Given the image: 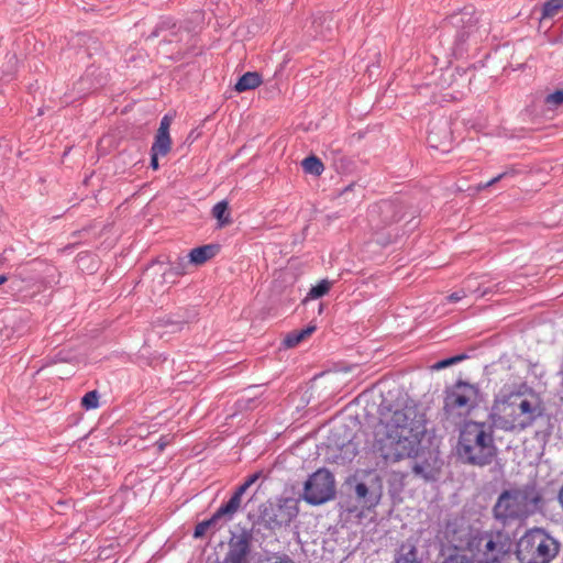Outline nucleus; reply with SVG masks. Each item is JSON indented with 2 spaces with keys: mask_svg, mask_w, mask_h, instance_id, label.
Segmentation results:
<instances>
[{
  "mask_svg": "<svg viewBox=\"0 0 563 563\" xmlns=\"http://www.w3.org/2000/svg\"><path fill=\"white\" fill-rule=\"evenodd\" d=\"M451 122L445 118L433 121L430 125L427 141L433 148L449 152L452 144Z\"/></svg>",
  "mask_w": 563,
  "mask_h": 563,
  "instance_id": "12",
  "label": "nucleus"
},
{
  "mask_svg": "<svg viewBox=\"0 0 563 563\" xmlns=\"http://www.w3.org/2000/svg\"><path fill=\"white\" fill-rule=\"evenodd\" d=\"M7 282V277L4 275H0V285Z\"/></svg>",
  "mask_w": 563,
  "mask_h": 563,
  "instance_id": "41",
  "label": "nucleus"
},
{
  "mask_svg": "<svg viewBox=\"0 0 563 563\" xmlns=\"http://www.w3.org/2000/svg\"><path fill=\"white\" fill-rule=\"evenodd\" d=\"M543 106L547 111H555L563 106V89H558L544 97Z\"/></svg>",
  "mask_w": 563,
  "mask_h": 563,
  "instance_id": "25",
  "label": "nucleus"
},
{
  "mask_svg": "<svg viewBox=\"0 0 563 563\" xmlns=\"http://www.w3.org/2000/svg\"><path fill=\"white\" fill-rule=\"evenodd\" d=\"M464 297H465V291L461 290V291H455V292L451 294L448 297V299L450 302H457L459 300H461Z\"/></svg>",
  "mask_w": 563,
  "mask_h": 563,
  "instance_id": "36",
  "label": "nucleus"
},
{
  "mask_svg": "<svg viewBox=\"0 0 563 563\" xmlns=\"http://www.w3.org/2000/svg\"><path fill=\"white\" fill-rule=\"evenodd\" d=\"M357 189L358 191V196L360 197H363V188L362 186L353 183V184H350L349 186H346L342 191H341V196L345 197L347 196L351 191H355Z\"/></svg>",
  "mask_w": 563,
  "mask_h": 563,
  "instance_id": "32",
  "label": "nucleus"
},
{
  "mask_svg": "<svg viewBox=\"0 0 563 563\" xmlns=\"http://www.w3.org/2000/svg\"><path fill=\"white\" fill-rule=\"evenodd\" d=\"M540 416L541 408L537 401L516 395L503 404L497 421L505 431H522L532 426Z\"/></svg>",
  "mask_w": 563,
  "mask_h": 563,
  "instance_id": "6",
  "label": "nucleus"
},
{
  "mask_svg": "<svg viewBox=\"0 0 563 563\" xmlns=\"http://www.w3.org/2000/svg\"><path fill=\"white\" fill-rule=\"evenodd\" d=\"M449 24L455 29L452 45L453 55L462 56L471 44H477L487 35L488 30L478 25V18L473 11L464 10L450 16Z\"/></svg>",
  "mask_w": 563,
  "mask_h": 563,
  "instance_id": "7",
  "label": "nucleus"
},
{
  "mask_svg": "<svg viewBox=\"0 0 563 563\" xmlns=\"http://www.w3.org/2000/svg\"><path fill=\"white\" fill-rule=\"evenodd\" d=\"M219 250L218 245L207 244L199 247H195L189 253V261L195 265H202L210 258H212Z\"/></svg>",
  "mask_w": 563,
  "mask_h": 563,
  "instance_id": "16",
  "label": "nucleus"
},
{
  "mask_svg": "<svg viewBox=\"0 0 563 563\" xmlns=\"http://www.w3.org/2000/svg\"><path fill=\"white\" fill-rule=\"evenodd\" d=\"M333 284H334L333 280H329V279L320 280L317 285H314L310 288L306 300L319 299V298L325 296L330 291Z\"/></svg>",
  "mask_w": 563,
  "mask_h": 563,
  "instance_id": "23",
  "label": "nucleus"
},
{
  "mask_svg": "<svg viewBox=\"0 0 563 563\" xmlns=\"http://www.w3.org/2000/svg\"><path fill=\"white\" fill-rule=\"evenodd\" d=\"M172 147V139L169 134L156 133L154 143L151 147V152L165 156L168 154Z\"/></svg>",
  "mask_w": 563,
  "mask_h": 563,
  "instance_id": "22",
  "label": "nucleus"
},
{
  "mask_svg": "<svg viewBox=\"0 0 563 563\" xmlns=\"http://www.w3.org/2000/svg\"><path fill=\"white\" fill-rule=\"evenodd\" d=\"M558 500H559V503H560V505H561V507L563 509V484H562V487H561V489L559 492Z\"/></svg>",
  "mask_w": 563,
  "mask_h": 563,
  "instance_id": "40",
  "label": "nucleus"
},
{
  "mask_svg": "<svg viewBox=\"0 0 563 563\" xmlns=\"http://www.w3.org/2000/svg\"><path fill=\"white\" fill-rule=\"evenodd\" d=\"M158 156H161V154H155L154 152H151V166L153 169L158 168Z\"/></svg>",
  "mask_w": 563,
  "mask_h": 563,
  "instance_id": "37",
  "label": "nucleus"
},
{
  "mask_svg": "<svg viewBox=\"0 0 563 563\" xmlns=\"http://www.w3.org/2000/svg\"><path fill=\"white\" fill-rule=\"evenodd\" d=\"M228 521L223 519L218 511H216L209 519L197 523L194 538H203L208 532L214 534L219 531Z\"/></svg>",
  "mask_w": 563,
  "mask_h": 563,
  "instance_id": "13",
  "label": "nucleus"
},
{
  "mask_svg": "<svg viewBox=\"0 0 563 563\" xmlns=\"http://www.w3.org/2000/svg\"><path fill=\"white\" fill-rule=\"evenodd\" d=\"M335 493L334 477L325 468H320L309 476L303 487V499L310 505H321Z\"/></svg>",
  "mask_w": 563,
  "mask_h": 563,
  "instance_id": "10",
  "label": "nucleus"
},
{
  "mask_svg": "<svg viewBox=\"0 0 563 563\" xmlns=\"http://www.w3.org/2000/svg\"><path fill=\"white\" fill-rule=\"evenodd\" d=\"M563 8V0H548L542 8V19H551L555 16Z\"/></svg>",
  "mask_w": 563,
  "mask_h": 563,
  "instance_id": "26",
  "label": "nucleus"
},
{
  "mask_svg": "<svg viewBox=\"0 0 563 563\" xmlns=\"http://www.w3.org/2000/svg\"><path fill=\"white\" fill-rule=\"evenodd\" d=\"M212 216L218 220L219 227H225L232 222L229 203L225 200H221L213 206Z\"/></svg>",
  "mask_w": 563,
  "mask_h": 563,
  "instance_id": "21",
  "label": "nucleus"
},
{
  "mask_svg": "<svg viewBox=\"0 0 563 563\" xmlns=\"http://www.w3.org/2000/svg\"><path fill=\"white\" fill-rule=\"evenodd\" d=\"M163 325L170 327L172 332L179 331L181 329L183 322L181 321H174L170 318H167L163 321Z\"/></svg>",
  "mask_w": 563,
  "mask_h": 563,
  "instance_id": "33",
  "label": "nucleus"
},
{
  "mask_svg": "<svg viewBox=\"0 0 563 563\" xmlns=\"http://www.w3.org/2000/svg\"><path fill=\"white\" fill-rule=\"evenodd\" d=\"M301 165L306 173L314 176H320L324 170L323 163L314 155L306 157Z\"/></svg>",
  "mask_w": 563,
  "mask_h": 563,
  "instance_id": "24",
  "label": "nucleus"
},
{
  "mask_svg": "<svg viewBox=\"0 0 563 563\" xmlns=\"http://www.w3.org/2000/svg\"><path fill=\"white\" fill-rule=\"evenodd\" d=\"M395 563H421L416 545L409 541L402 543L395 556Z\"/></svg>",
  "mask_w": 563,
  "mask_h": 563,
  "instance_id": "18",
  "label": "nucleus"
},
{
  "mask_svg": "<svg viewBox=\"0 0 563 563\" xmlns=\"http://www.w3.org/2000/svg\"><path fill=\"white\" fill-rule=\"evenodd\" d=\"M443 563H476L465 554H453L446 558Z\"/></svg>",
  "mask_w": 563,
  "mask_h": 563,
  "instance_id": "30",
  "label": "nucleus"
},
{
  "mask_svg": "<svg viewBox=\"0 0 563 563\" xmlns=\"http://www.w3.org/2000/svg\"><path fill=\"white\" fill-rule=\"evenodd\" d=\"M258 477H260V474L255 473V474L249 476L245 479L244 484L250 488L258 479Z\"/></svg>",
  "mask_w": 563,
  "mask_h": 563,
  "instance_id": "38",
  "label": "nucleus"
},
{
  "mask_svg": "<svg viewBox=\"0 0 563 563\" xmlns=\"http://www.w3.org/2000/svg\"><path fill=\"white\" fill-rule=\"evenodd\" d=\"M316 330L314 325H308L299 331H292L288 333L284 340V344L287 347H294L297 344H299L301 341H303L306 338L311 335Z\"/></svg>",
  "mask_w": 563,
  "mask_h": 563,
  "instance_id": "20",
  "label": "nucleus"
},
{
  "mask_svg": "<svg viewBox=\"0 0 563 563\" xmlns=\"http://www.w3.org/2000/svg\"><path fill=\"white\" fill-rule=\"evenodd\" d=\"M459 457L474 466L489 465L497 453L494 441V428L487 422L466 421L460 430Z\"/></svg>",
  "mask_w": 563,
  "mask_h": 563,
  "instance_id": "2",
  "label": "nucleus"
},
{
  "mask_svg": "<svg viewBox=\"0 0 563 563\" xmlns=\"http://www.w3.org/2000/svg\"><path fill=\"white\" fill-rule=\"evenodd\" d=\"M402 218V206L398 201L383 200L369 209L368 219L376 229H383Z\"/></svg>",
  "mask_w": 563,
  "mask_h": 563,
  "instance_id": "11",
  "label": "nucleus"
},
{
  "mask_svg": "<svg viewBox=\"0 0 563 563\" xmlns=\"http://www.w3.org/2000/svg\"><path fill=\"white\" fill-rule=\"evenodd\" d=\"M426 433V415L416 407L388 410L380 413L375 427L373 448L386 463L412 460L411 471L416 477L434 481L442 462L438 452L422 450Z\"/></svg>",
  "mask_w": 563,
  "mask_h": 563,
  "instance_id": "1",
  "label": "nucleus"
},
{
  "mask_svg": "<svg viewBox=\"0 0 563 563\" xmlns=\"http://www.w3.org/2000/svg\"><path fill=\"white\" fill-rule=\"evenodd\" d=\"M560 544L545 530L533 528L519 539L516 555L520 563H549L559 553Z\"/></svg>",
  "mask_w": 563,
  "mask_h": 563,
  "instance_id": "5",
  "label": "nucleus"
},
{
  "mask_svg": "<svg viewBox=\"0 0 563 563\" xmlns=\"http://www.w3.org/2000/svg\"><path fill=\"white\" fill-rule=\"evenodd\" d=\"M247 489L249 487L243 483L235 489L233 494L242 497Z\"/></svg>",
  "mask_w": 563,
  "mask_h": 563,
  "instance_id": "39",
  "label": "nucleus"
},
{
  "mask_svg": "<svg viewBox=\"0 0 563 563\" xmlns=\"http://www.w3.org/2000/svg\"><path fill=\"white\" fill-rule=\"evenodd\" d=\"M510 534L501 529L488 530L479 533L470 541L471 550L481 554L483 562L497 563L511 550Z\"/></svg>",
  "mask_w": 563,
  "mask_h": 563,
  "instance_id": "8",
  "label": "nucleus"
},
{
  "mask_svg": "<svg viewBox=\"0 0 563 563\" xmlns=\"http://www.w3.org/2000/svg\"><path fill=\"white\" fill-rule=\"evenodd\" d=\"M542 504V494L536 483L504 490L493 508L494 518L504 526L536 514Z\"/></svg>",
  "mask_w": 563,
  "mask_h": 563,
  "instance_id": "3",
  "label": "nucleus"
},
{
  "mask_svg": "<svg viewBox=\"0 0 563 563\" xmlns=\"http://www.w3.org/2000/svg\"><path fill=\"white\" fill-rule=\"evenodd\" d=\"M172 124V118L169 115H164L161 120L159 128L157 130V133L161 134H169V128Z\"/></svg>",
  "mask_w": 563,
  "mask_h": 563,
  "instance_id": "31",
  "label": "nucleus"
},
{
  "mask_svg": "<svg viewBox=\"0 0 563 563\" xmlns=\"http://www.w3.org/2000/svg\"><path fill=\"white\" fill-rule=\"evenodd\" d=\"M298 500L295 498H282L278 503L267 501L260 507L258 522L266 529L275 531L289 526L298 516Z\"/></svg>",
  "mask_w": 563,
  "mask_h": 563,
  "instance_id": "9",
  "label": "nucleus"
},
{
  "mask_svg": "<svg viewBox=\"0 0 563 563\" xmlns=\"http://www.w3.org/2000/svg\"><path fill=\"white\" fill-rule=\"evenodd\" d=\"M514 174H515V172L512 169L504 172V173L497 175L496 177L492 178L489 181L484 183V184H479L478 185V190L486 189V188L493 186L494 184L500 181L501 179L506 178L507 176H510V175H514Z\"/></svg>",
  "mask_w": 563,
  "mask_h": 563,
  "instance_id": "29",
  "label": "nucleus"
},
{
  "mask_svg": "<svg viewBox=\"0 0 563 563\" xmlns=\"http://www.w3.org/2000/svg\"><path fill=\"white\" fill-rule=\"evenodd\" d=\"M356 498L362 503L363 508L373 509L380 501V493L369 490L365 483H357L355 486Z\"/></svg>",
  "mask_w": 563,
  "mask_h": 563,
  "instance_id": "14",
  "label": "nucleus"
},
{
  "mask_svg": "<svg viewBox=\"0 0 563 563\" xmlns=\"http://www.w3.org/2000/svg\"><path fill=\"white\" fill-rule=\"evenodd\" d=\"M180 29L176 27V23L172 19L162 20L151 33V37H157L163 35L164 41L172 43L174 37H178Z\"/></svg>",
  "mask_w": 563,
  "mask_h": 563,
  "instance_id": "15",
  "label": "nucleus"
},
{
  "mask_svg": "<svg viewBox=\"0 0 563 563\" xmlns=\"http://www.w3.org/2000/svg\"><path fill=\"white\" fill-rule=\"evenodd\" d=\"M242 497L233 494L224 505L218 508L217 511L229 522L240 509Z\"/></svg>",
  "mask_w": 563,
  "mask_h": 563,
  "instance_id": "19",
  "label": "nucleus"
},
{
  "mask_svg": "<svg viewBox=\"0 0 563 563\" xmlns=\"http://www.w3.org/2000/svg\"><path fill=\"white\" fill-rule=\"evenodd\" d=\"M262 76L257 71H247L243 74L234 86L236 92L253 90L262 84Z\"/></svg>",
  "mask_w": 563,
  "mask_h": 563,
  "instance_id": "17",
  "label": "nucleus"
},
{
  "mask_svg": "<svg viewBox=\"0 0 563 563\" xmlns=\"http://www.w3.org/2000/svg\"><path fill=\"white\" fill-rule=\"evenodd\" d=\"M81 405L85 409H96L99 406V394L97 390L88 391L82 398H81Z\"/></svg>",
  "mask_w": 563,
  "mask_h": 563,
  "instance_id": "27",
  "label": "nucleus"
},
{
  "mask_svg": "<svg viewBox=\"0 0 563 563\" xmlns=\"http://www.w3.org/2000/svg\"><path fill=\"white\" fill-rule=\"evenodd\" d=\"M479 389L457 380L444 390L443 419L452 426L461 424L478 405Z\"/></svg>",
  "mask_w": 563,
  "mask_h": 563,
  "instance_id": "4",
  "label": "nucleus"
},
{
  "mask_svg": "<svg viewBox=\"0 0 563 563\" xmlns=\"http://www.w3.org/2000/svg\"><path fill=\"white\" fill-rule=\"evenodd\" d=\"M169 444V438L168 435H163L159 438V440L156 442L158 452H163L164 449Z\"/></svg>",
  "mask_w": 563,
  "mask_h": 563,
  "instance_id": "34",
  "label": "nucleus"
},
{
  "mask_svg": "<svg viewBox=\"0 0 563 563\" xmlns=\"http://www.w3.org/2000/svg\"><path fill=\"white\" fill-rule=\"evenodd\" d=\"M170 273L174 275H183L185 273V263L180 261L175 266L170 268Z\"/></svg>",
  "mask_w": 563,
  "mask_h": 563,
  "instance_id": "35",
  "label": "nucleus"
},
{
  "mask_svg": "<svg viewBox=\"0 0 563 563\" xmlns=\"http://www.w3.org/2000/svg\"><path fill=\"white\" fill-rule=\"evenodd\" d=\"M464 358H466V355L460 354V355H455V356H452L449 358L441 360L432 365V369L440 371V369L446 368L451 365L457 364L459 362L463 361Z\"/></svg>",
  "mask_w": 563,
  "mask_h": 563,
  "instance_id": "28",
  "label": "nucleus"
}]
</instances>
